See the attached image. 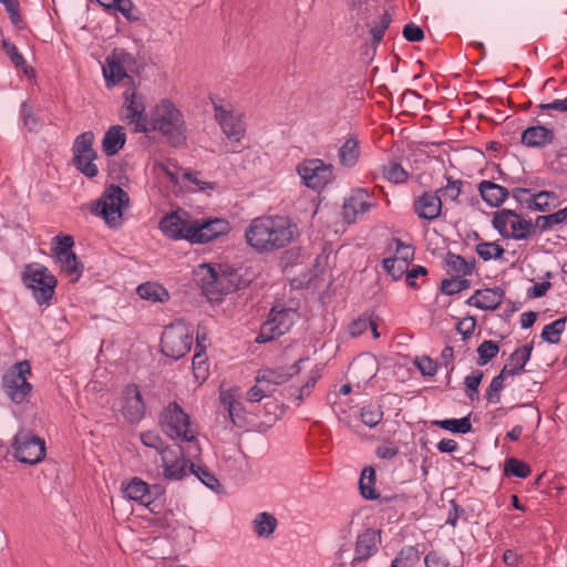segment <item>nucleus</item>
I'll return each instance as SVG.
<instances>
[{"label": "nucleus", "mask_w": 567, "mask_h": 567, "mask_svg": "<svg viewBox=\"0 0 567 567\" xmlns=\"http://www.w3.org/2000/svg\"><path fill=\"white\" fill-rule=\"evenodd\" d=\"M475 327V318L468 316L458 320L456 324V330L462 336L463 340H466L473 334Z\"/></svg>", "instance_id": "nucleus-63"}, {"label": "nucleus", "mask_w": 567, "mask_h": 567, "mask_svg": "<svg viewBox=\"0 0 567 567\" xmlns=\"http://www.w3.org/2000/svg\"><path fill=\"white\" fill-rule=\"evenodd\" d=\"M375 485V471L371 466H367L362 470L361 476L359 480V489L360 494L364 499L368 501H380L381 503H390L396 499V496H385L381 497L380 494L374 488Z\"/></svg>", "instance_id": "nucleus-25"}, {"label": "nucleus", "mask_w": 567, "mask_h": 567, "mask_svg": "<svg viewBox=\"0 0 567 567\" xmlns=\"http://www.w3.org/2000/svg\"><path fill=\"white\" fill-rule=\"evenodd\" d=\"M470 287V280L464 277L453 276L452 278L443 279L441 282V291L446 296H453Z\"/></svg>", "instance_id": "nucleus-51"}, {"label": "nucleus", "mask_w": 567, "mask_h": 567, "mask_svg": "<svg viewBox=\"0 0 567 567\" xmlns=\"http://www.w3.org/2000/svg\"><path fill=\"white\" fill-rule=\"evenodd\" d=\"M54 240L56 241V246L53 249L55 257L73 254L72 247L74 245V239L72 236L59 235L54 237Z\"/></svg>", "instance_id": "nucleus-59"}, {"label": "nucleus", "mask_w": 567, "mask_h": 567, "mask_svg": "<svg viewBox=\"0 0 567 567\" xmlns=\"http://www.w3.org/2000/svg\"><path fill=\"white\" fill-rule=\"evenodd\" d=\"M412 208L419 219L431 223L442 215L443 202L437 192L425 190L414 197Z\"/></svg>", "instance_id": "nucleus-19"}, {"label": "nucleus", "mask_w": 567, "mask_h": 567, "mask_svg": "<svg viewBox=\"0 0 567 567\" xmlns=\"http://www.w3.org/2000/svg\"><path fill=\"white\" fill-rule=\"evenodd\" d=\"M383 415L382 406L372 402L364 404L359 413L361 422L370 429L379 425L383 420Z\"/></svg>", "instance_id": "nucleus-36"}, {"label": "nucleus", "mask_w": 567, "mask_h": 567, "mask_svg": "<svg viewBox=\"0 0 567 567\" xmlns=\"http://www.w3.org/2000/svg\"><path fill=\"white\" fill-rule=\"evenodd\" d=\"M122 118L128 124H134L135 132L147 133L151 130L143 100L135 92L125 93Z\"/></svg>", "instance_id": "nucleus-18"}, {"label": "nucleus", "mask_w": 567, "mask_h": 567, "mask_svg": "<svg viewBox=\"0 0 567 567\" xmlns=\"http://www.w3.org/2000/svg\"><path fill=\"white\" fill-rule=\"evenodd\" d=\"M556 198L555 193L540 190L529 196V210L547 212L549 210V199Z\"/></svg>", "instance_id": "nucleus-52"}, {"label": "nucleus", "mask_w": 567, "mask_h": 567, "mask_svg": "<svg viewBox=\"0 0 567 567\" xmlns=\"http://www.w3.org/2000/svg\"><path fill=\"white\" fill-rule=\"evenodd\" d=\"M382 175L386 181L393 184L405 183L409 178V173L396 162H390L383 165Z\"/></svg>", "instance_id": "nucleus-49"}, {"label": "nucleus", "mask_w": 567, "mask_h": 567, "mask_svg": "<svg viewBox=\"0 0 567 567\" xmlns=\"http://www.w3.org/2000/svg\"><path fill=\"white\" fill-rule=\"evenodd\" d=\"M305 360H308V358H300L289 368V371L285 368L260 369V378L262 381H269L276 388L277 385L288 382L292 375L299 373L300 363Z\"/></svg>", "instance_id": "nucleus-30"}, {"label": "nucleus", "mask_w": 567, "mask_h": 567, "mask_svg": "<svg viewBox=\"0 0 567 567\" xmlns=\"http://www.w3.org/2000/svg\"><path fill=\"white\" fill-rule=\"evenodd\" d=\"M122 492L125 498L137 502L151 513H159V505L156 502L163 494L159 485L150 486L140 477H133L127 483H123Z\"/></svg>", "instance_id": "nucleus-12"}, {"label": "nucleus", "mask_w": 567, "mask_h": 567, "mask_svg": "<svg viewBox=\"0 0 567 567\" xmlns=\"http://www.w3.org/2000/svg\"><path fill=\"white\" fill-rule=\"evenodd\" d=\"M198 276L202 290L210 301H218L221 296L234 292L238 288L236 275L218 272L208 264L200 265Z\"/></svg>", "instance_id": "nucleus-8"}, {"label": "nucleus", "mask_w": 567, "mask_h": 567, "mask_svg": "<svg viewBox=\"0 0 567 567\" xmlns=\"http://www.w3.org/2000/svg\"><path fill=\"white\" fill-rule=\"evenodd\" d=\"M555 132L545 125L537 124L525 128L520 143L528 148H544L554 142Z\"/></svg>", "instance_id": "nucleus-23"}, {"label": "nucleus", "mask_w": 567, "mask_h": 567, "mask_svg": "<svg viewBox=\"0 0 567 567\" xmlns=\"http://www.w3.org/2000/svg\"><path fill=\"white\" fill-rule=\"evenodd\" d=\"M137 295L144 299L153 302H163L168 298V293L164 287L155 282L141 284L137 289Z\"/></svg>", "instance_id": "nucleus-38"}, {"label": "nucleus", "mask_w": 567, "mask_h": 567, "mask_svg": "<svg viewBox=\"0 0 567 567\" xmlns=\"http://www.w3.org/2000/svg\"><path fill=\"white\" fill-rule=\"evenodd\" d=\"M369 326H371V317H359L358 319L353 320L349 326V333L351 337H360L365 331L369 330Z\"/></svg>", "instance_id": "nucleus-62"}, {"label": "nucleus", "mask_w": 567, "mask_h": 567, "mask_svg": "<svg viewBox=\"0 0 567 567\" xmlns=\"http://www.w3.org/2000/svg\"><path fill=\"white\" fill-rule=\"evenodd\" d=\"M164 236L172 240L185 239L190 243L189 231L193 228V219L187 212L179 209L165 215L158 225Z\"/></svg>", "instance_id": "nucleus-16"}, {"label": "nucleus", "mask_w": 567, "mask_h": 567, "mask_svg": "<svg viewBox=\"0 0 567 567\" xmlns=\"http://www.w3.org/2000/svg\"><path fill=\"white\" fill-rule=\"evenodd\" d=\"M193 344V328L184 320H177L167 326L161 338V351L174 360L183 358L190 351Z\"/></svg>", "instance_id": "nucleus-7"}, {"label": "nucleus", "mask_w": 567, "mask_h": 567, "mask_svg": "<svg viewBox=\"0 0 567 567\" xmlns=\"http://www.w3.org/2000/svg\"><path fill=\"white\" fill-rule=\"evenodd\" d=\"M130 197L118 185L112 184L102 193L96 203L95 214L101 216L111 228L123 224V209L128 206Z\"/></svg>", "instance_id": "nucleus-4"}, {"label": "nucleus", "mask_w": 567, "mask_h": 567, "mask_svg": "<svg viewBox=\"0 0 567 567\" xmlns=\"http://www.w3.org/2000/svg\"><path fill=\"white\" fill-rule=\"evenodd\" d=\"M93 132L86 131L76 136L72 146L75 167L89 178H93L99 174V167L95 164L97 154L93 148Z\"/></svg>", "instance_id": "nucleus-10"}, {"label": "nucleus", "mask_w": 567, "mask_h": 567, "mask_svg": "<svg viewBox=\"0 0 567 567\" xmlns=\"http://www.w3.org/2000/svg\"><path fill=\"white\" fill-rule=\"evenodd\" d=\"M122 413L124 417L131 423H136L144 416L145 404L143 402L141 391L136 384H128L125 388Z\"/></svg>", "instance_id": "nucleus-22"}, {"label": "nucleus", "mask_w": 567, "mask_h": 567, "mask_svg": "<svg viewBox=\"0 0 567 567\" xmlns=\"http://www.w3.org/2000/svg\"><path fill=\"white\" fill-rule=\"evenodd\" d=\"M21 117L24 127L29 132H37L41 127L39 117L33 113L32 107L25 101L21 104Z\"/></svg>", "instance_id": "nucleus-57"}, {"label": "nucleus", "mask_w": 567, "mask_h": 567, "mask_svg": "<svg viewBox=\"0 0 567 567\" xmlns=\"http://www.w3.org/2000/svg\"><path fill=\"white\" fill-rule=\"evenodd\" d=\"M410 265L399 261L393 257H388L382 260L383 270L393 279L400 280L408 271Z\"/></svg>", "instance_id": "nucleus-53"}, {"label": "nucleus", "mask_w": 567, "mask_h": 567, "mask_svg": "<svg viewBox=\"0 0 567 567\" xmlns=\"http://www.w3.org/2000/svg\"><path fill=\"white\" fill-rule=\"evenodd\" d=\"M561 224H567V206L549 215H540L535 219V226L546 231Z\"/></svg>", "instance_id": "nucleus-41"}, {"label": "nucleus", "mask_w": 567, "mask_h": 567, "mask_svg": "<svg viewBox=\"0 0 567 567\" xmlns=\"http://www.w3.org/2000/svg\"><path fill=\"white\" fill-rule=\"evenodd\" d=\"M215 118L224 134L231 141L239 142L246 132L241 115L228 111L221 105H214Z\"/></svg>", "instance_id": "nucleus-21"}, {"label": "nucleus", "mask_w": 567, "mask_h": 567, "mask_svg": "<svg viewBox=\"0 0 567 567\" xmlns=\"http://www.w3.org/2000/svg\"><path fill=\"white\" fill-rule=\"evenodd\" d=\"M373 194L367 188H354L344 198L341 215L343 220L351 225L360 217L375 207Z\"/></svg>", "instance_id": "nucleus-14"}, {"label": "nucleus", "mask_w": 567, "mask_h": 567, "mask_svg": "<svg viewBox=\"0 0 567 567\" xmlns=\"http://www.w3.org/2000/svg\"><path fill=\"white\" fill-rule=\"evenodd\" d=\"M449 274L466 277L473 274L475 269V259H465L461 255L449 251L444 259Z\"/></svg>", "instance_id": "nucleus-33"}, {"label": "nucleus", "mask_w": 567, "mask_h": 567, "mask_svg": "<svg viewBox=\"0 0 567 567\" xmlns=\"http://www.w3.org/2000/svg\"><path fill=\"white\" fill-rule=\"evenodd\" d=\"M126 143V133L123 126L113 125L104 134L102 140L103 153L111 157L116 155Z\"/></svg>", "instance_id": "nucleus-29"}, {"label": "nucleus", "mask_w": 567, "mask_h": 567, "mask_svg": "<svg viewBox=\"0 0 567 567\" xmlns=\"http://www.w3.org/2000/svg\"><path fill=\"white\" fill-rule=\"evenodd\" d=\"M163 476L169 481H181L190 472V463L183 455L181 446L164 447L161 451Z\"/></svg>", "instance_id": "nucleus-17"}, {"label": "nucleus", "mask_w": 567, "mask_h": 567, "mask_svg": "<svg viewBox=\"0 0 567 567\" xmlns=\"http://www.w3.org/2000/svg\"><path fill=\"white\" fill-rule=\"evenodd\" d=\"M416 367L423 375L433 377L437 372V363L426 355L416 359Z\"/></svg>", "instance_id": "nucleus-64"}, {"label": "nucleus", "mask_w": 567, "mask_h": 567, "mask_svg": "<svg viewBox=\"0 0 567 567\" xmlns=\"http://www.w3.org/2000/svg\"><path fill=\"white\" fill-rule=\"evenodd\" d=\"M6 54L8 55L12 64L18 69H22L25 74L34 73L33 68L27 64L25 59L19 52L17 47L11 48V50Z\"/></svg>", "instance_id": "nucleus-61"}, {"label": "nucleus", "mask_w": 567, "mask_h": 567, "mask_svg": "<svg viewBox=\"0 0 567 567\" xmlns=\"http://www.w3.org/2000/svg\"><path fill=\"white\" fill-rule=\"evenodd\" d=\"M189 470V473L194 474L205 486L212 491L216 492L220 487L219 481L207 468L195 466V464L190 463Z\"/></svg>", "instance_id": "nucleus-55"}, {"label": "nucleus", "mask_w": 567, "mask_h": 567, "mask_svg": "<svg viewBox=\"0 0 567 567\" xmlns=\"http://www.w3.org/2000/svg\"><path fill=\"white\" fill-rule=\"evenodd\" d=\"M13 455L28 465L40 463L45 456V442L30 431L21 430L13 437Z\"/></svg>", "instance_id": "nucleus-11"}, {"label": "nucleus", "mask_w": 567, "mask_h": 567, "mask_svg": "<svg viewBox=\"0 0 567 567\" xmlns=\"http://www.w3.org/2000/svg\"><path fill=\"white\" fill-rule=\"evenodd\" d=\"M159 424L163 432L173 440L193 443L189 449V456H196L199 446L196 442V432L193 430L190 419L177 402H171L164 408L159 415Z\"/></svg>", "instance_id": "nucleus-3"}, {"label": "nucleus", "mask_w": 567, "mask_h": 567, "mask_svg": "<svg viewBox=\"0 0 567 567\" xmlns=\"http://www.w3.org/2000/svg\"><path fill=\"white\" fill-rule=\"evenodd\" d=\"M504 297L505 291L501 287L477 289L466 303L482 310H494L503 302Z\"/></svg>", "instance_id": "nucleus-24"}, {"label": "nucleus", "mask_w": 567, "mask_h": 567, "mask_svg": "<svg viewBox=\"0 0 567 567\" xmlns=\"http://www.w3.org/2000/svg\"><path fill=\"white\" fill-rule=\"evenodd\" d=\"M103 75L107 86H113L127 76L123 65L114 60L106 61V65L103 66Z\"/></svg>", "instance_id": "nucleus-46"}, {"label": "nucleus", "mask_w": 567, "mask_h": 567, "mask_svg": "<svg viewBox=\"0 0 567 567\" xmlns=\"http://www.w3.org/2000/svg\"><path fill=\"white\" fill-rule=\"evenodd\" d=\"M421 559V553L415 546H404L400 549L390 567H414Z\"/></svg>", "instance_id": "nucleus-37"}, {"label": "nucleus", "mask_w": 567, "mask_h": 567, "mask_svg": "<svg viewBox=\"0 0 567 567\" xmlns=\"http://www.w3.org/2000/svg\"><path fill=\"white\" fill-rule=\"evenodd\" d=\"M392 22V18L389 14L388 11H383L382 14L378 18V20H374L372 23H370L369 27V33L372 37V42L374 44H379L381 40L384 37V33L386 29L390 27Z\"/></svg>", "instance_id": "nucleus-47"}, {"label": "nucleus", "mask_w": 567, "mask_h": 567, "mask_svg": "<svg viewBox=\"0 0 567 567\" xmlns=\"http://www.w3.org/2000/svg\"><path fill=\"white\" fill-rule=\"evenodd\" d=\"M475 251L481 259L488 261L492 259H499L503 257L505 250L497 243L483 241L476 245Z\"/></svg>", "instance_id": "nucleus-50"}, {"label": "nucleus", "mask_w": 567, "mask_h": 567, "mask_svg": "<svg viewBox=\"0 0 567 567\" xmlns=\"http://www.w3.org/2000/svg\"><path fill=\"white\" fill-rule=\"evenodd\" d=\"M297 173L308 188L318 190L332 182L333 165L320 158L305 159L297 166Z\"/></svg>", "instance_id": "nucleus-13"}, {"label": "nucleus", "mask_w": 567, "mask_h": 567, "mask_svg": "<svg viewBox=\"0 0 567 567\" xmlns=\"http://www.w3.org/2000/svg\"><path fill=\"white\" fill-rule=\"evenodd\" d=\"M229 231L230 225L225 218H203L193 220V228L188 236L192 244H206L228 235Z\"/></svg>", "instance_id": "nucleus-15"}, {"label": "nucleus", "mask_w": 567, "mask_h": 567, "mask_svg": "<svg viewBox=\"0 0 567 567\" xmlns=\"http://www.w3.org/2000/svg\"><path fill=\"white\" fill-rule=\"evenodd\" d=\"M433 425H436L445 431L452 433L466 434L472 431V423L470 415L461 419H445L433 421Z\"/></svg>", "instance_id": "nucleus-43"}, {"label": "nucleus", "mask_w": 567, "mask_h": 567, "mask_svg": "<svg viewBox=\"0 0 567 567\" xmlns=\"http://www.w3.org/2000/svg\"><path fill=\"white\" fill-rule=\"evenodd\" d=\"M389 249L394 251L392 256L399 261L410 265L414 259V248L412 245L403 243L399 238H392L389 244Z\"/></svg>", "instance_id": "nucleus-45"}, {"label": "nucleus", "mask_w": 567, "mask_h": 567, "mask_svg": "<svg viewBox=\"0 0 567 567\" xmlns=\"http://www.w3.org/2000/svg\"><path fill=\"white\" fill-rule=\"evenodd\" d=\"M319 379L318 373H312L309 380L301 388L295 389L297 394L295 395L296 405H300L306 396H309L311 390L315 388L317 381Z\"/></svg>", "instance_id": "nucleus-60"}, {"label": "nucleus", "mask_w": 567, "mask_h": 567, "mask_svg": "<svg viewBox=\"0 0 567 567\" xmlns=\"http://www.w3.org/2000/svg\"><path fill=\"white\" fill-rule=\"evenodd\" d=\"M533 351V343H526L518 347L507 359L506 364L501 370L503 374L507 377H514L519 374L526 363L529 361Z\"/></svg>", "instance_id": "nucleus-27"}, {"label": "nucleus", "mask_w": 567, "mask_h": 567, "mask_svg": "<svg viewBox=\"0 0 567 567\" xmlns=\"http://www.w3.org/2000/svg\"><path fill=\"white\" fill-rule=\"evenodd\" d=\"M206 341V337L199 336L197 332L196 352L193 357V373L198 382H204L209 375L207 357L205 354Z\"/></svg>", "instance_id": "nucleus-32"}, {"label": "nucleus", "mask_w": 567, "mask_h": 567, "mask_svg": "<svg viewBox=\"0 0 567 567\" xmlns=\"http://www.w3.org/2000/svg\"><path fill=\"white\" fill-rule=\"evenodd\" d=\"M518 214L512 209H501L494 213L492 224L502 237H506L514 219Z\"/></svg>", "instance_id": "nucleus-42"}, {"label": "nucleus", "mask_w": 567, "mask_h": 567, "mask_svg": "<svg viewBox=\"0 0 567 567\" xmlns=\"http://www.w3.org/2000/svg\"><path fill=\"white\" fill-rule=\"evenodd\" d=\"M277 525V518L267 512L258 513L252 520L254 532L258 537L262 538L270 537L275 533Z\"/></svg>", "instance_id": "nucleus-35"}, {"label": "nucleus", "mask_w": 567, "mask_h": 567, "mask_svg": "<svg viewBox=\"0 0 567 567\" xmlns=\"http://www.w3.org/2000/svg\"><path fill=\"white\" fill-rule=\"evenodd\" d=\"M361 155L360 141L355 134L348 135L338 150V159L342 167L353 168Z\"/></svg>", "instance_id": "nucleus-26"}, {"label": "nucleus", "mask_w": 567, "mask_h": 567, "mask_svg": "<svg viewBox=\"0 0 567 567\" xmlns=\"http://www.w3.org/2000/svg\"><path fill=\"white\" fill-rule=\"evenodd\" d=\"M31 375L29 361L22 360L10 367L2 375V390L14 404L29 401L32 385L28 382Z\"/></svg>", "instance_id": "nucleus-6"}, {"label": "nucleus", "mask_w": 567, "mask_h": 567, "mask_svg": "<svg viewBox=\"0 0 567 567\" xmlns=\"http://www.w3.org/2000/svg\"><path fill=\"white\" fill-rule=\"evenodd\" d=\"M0 2L4 6L11 23L18 28H22L23 21L18 0H0Z\"/></svg>", "instance_id": "nucleus-58"}, {"label": "nucleus", "mask_w": 567, "mask_h": 567, "mask_svg": "<svg viewBox=\"0 0 567 567\" xmlns=\"http://www.w3.org/2000/svg\"><path fill=\"white\" fill-rule=\"evenodd\" d=\"M298 236L297 225L287 216L254 218L245 230L247 245L259 254H271L290 245Z\"/></svg>", "instance_id": "nucleus-1"}, {"label": "nucleus", "mask_w": 567, "mask_h": 567, "mask_svg": "<svg viewBox=\"0 0 567 567\" xmlns=\"http://www.w3.org/2000/svg\"><path fill=\"white\" fill-rule=\"evenodd\" d=\"M507 375L501 371L495 375L485 392V399L488 403H498L501 401V393L505 386L504 381Z\"/></svg>", "instance_id": "nucleus-54"}, {"label": "nucleus", "mask_w": 567, "mask_h": 567, "mask_svg": "<svg viewBox=\"0 0 567 567\" xmlns=\"http://www.w3.org/2000/svg\"><path fill=\"white\" fill-rule=\"evenodd\" d=\"M382 543V532L377 528H365L357 535L352 564L367 561L379 551Z\"/></svg>", "instance_id": "nucleus-20"}, {"label": "nucleus", "mask_w": 567, "mask_h": 567, "mask_svg": "<svg viewBox=\"0 0 567 567\" xmlns=\"http://www.w3.org/2000/svg\"><path fill=\"white\" fill-rule=\"evenodd\" d=\"M55 258L70 282H78L83 272V264L78 259L76 255L73 252Z\"/></svg>", "instance_id": "nucleus-34"}, {"label": "nucleus", "mask_w": 567, "mask_h": 567, "mask_svg": "<svg viewBox=\"0 0 567 567\" xmlns=\"http://www.w3.org/2000/svg\"><path fill=\"white\" fill-rule=\"evenodd\" d=\"M296 318L297 312L293 309L272 307L256 337V342L267 343L284 336L290 330Z\"/></svg>", "instance_id": "nucleus-9"}, {"label": "nucleus", "mask_w": 567, "mask_h": 567, "mask_svg": "<svg viewBox=\"0 0 567 567\" xmlns=\"http://www.w3.org/2000/svg\"><path fill=\"white\" fill-rule=\"evenodd\" d=\"M536 228L537 227L535 224H532L530 220L520 218L518 215V218L513 220L511 229H508L507 236L505 238L525 240L535 233Z\"/></svg>", "instance_id": "nucleus-39"}, {"label": "nucleus", "mask_w": 567, "mask_h": 567, "mask_svg": "<svg viewBox=\"0 0 567 567\" xmlns=\"http://www.w3.org/2000/svg\"><path fill=\"white\" fill-rule=\"evenodd\" d=\"M21 279L23 285L32 291V296L38 305L49 303L53 298L56 279L43 265H27L22 271Z\"/></svg>", "instance_id": "nucleus-5"}, {"label": "nucleus", "mask_w": 567, "mask_h": 567, "mask_svg": "<svg viewBox=\"0 0 567 567\" xmlns=\"http://www.w3.org/2000/svg\"><path fill=\"white\" fill-rule=\"evenodd\" d=\"M567 317L559 318L549 324H546L542 331V339L549 344H557L560 341V336L565 331Z\"/></svg>", "instance_id": "nucleus-44"}, {"label": "nucleus", "mask_w": 567, "mask_h": 567, "mask_svg": "<svg viewBox=\"0 0 567 567\" xmlns=\"http://www.w3.org/2000/svg\"><path fill=\"white\" fill-rule=\"evenodd\" d=\"M219 399L224 409L228 412V416L233 424L237 427H243L246 423L245 409L243 404L236 400L233 391H221Z\"/></svg>", "instance_id": "nucleus-31"}, {"label": "nucleus", "mask_w": 567, "mask_h": 567, "mask_svg": "<svg viewBox=\"0 0 567 567\" xmlns=\"http://www.w3.org/2000/svg\"><path fill=\"white\" fill-rule=\"evenodd\" d=\"M499 347L492 340H484L477 348L478 365H485L498 353Z\"/></svg>", "instance_id": "nucleus-56"}, {"label": "nucleus", "mask_w": 567, "mask_h": 567, "mask_svg": "<svg viewBox=\"0 0 567 567\" xmlns=\"http://www.w3.org/2000/svg\"><path fill=\"white\" fill-rule=\"evenodd\" d=\"M444 178L446 181V185L436 190L437 195L442 194L445 200H451L455 204H460V196L463 192V186L465 185V182L462 179H456L451 175H445Z\"/></svg>", "instance_id": "nucleus-40"}, {"label": "nucleus", "mask_w": 567, "mask_h": 567, "mask_svg": "<svg viewBox=\"0 0 567 567\" xmlns=\"http://www.w3.org/2000/svg\"><path fill=\"white\" fill-rule=\"evenodd\" d=\"M530 466L525 462L509 457L504 463V475L505 476H514L517 478H526L530 475Z\"/></svg>", "instance_id": "nucleus-48"}, {"label": "nucleus", "mask_w": 567, "mask_h": 567, "mask_svg": "<svg viewBox=\"0 0 567 567\" xmlns=\"http://www.w3.org/2000/svg\"><path fill=\"white\" fill-rule=\"evenodd\" d=\"M173 147H183L187 142V124L182 111L167 100H162L154 109L150 123Z\"/></svg>", "instance_id": "nucleus-2"}, {"label": "nucleus", "mask_w": 567, "mask_h": 567, "mask_svg": "<svg viewBox=\"0 0 567 567\" xmlns=\"http://www.w3.org/2000/svg\"><path fill=\"white\" fill-rule=\"evenodd\" d=\"M478 192L482 199L489 207H499L509 196L506 187L491 181H482L478 185Z\"/></svg>", "instance_id": "nucleus-28"}]
</instances>
